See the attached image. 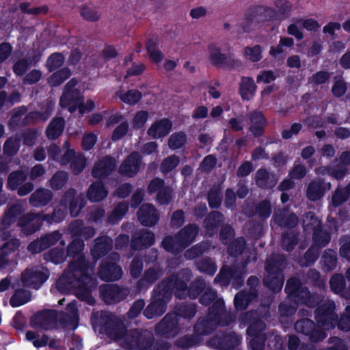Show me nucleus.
<instances>
[{
  "mask_svg": "<svg viewBox=\"0 0 350 350\" xmlns=\"http://www.w3.org/2000/svg\"><path fill=\"white\" fill-rule=\"evenodd\" d=\"M87 195L90 200L98 202L106 197L107 191L103 187L100 183L96 182L90 185Z\"/></svg>",
  "mask_w": 350,
  "mask_h": 350,
  "instance_id": "25",
  "label": "nucleus"
},
{
  "mask_svg": "<svg viewBox=\"0 0 350 350\" xmlns=\"http://www.w3.org/2000/svg\"><path fill=\"white\" fill-rule=\"evenodd\" d=\"M334 308V303L329 300H325L317 309L316 318L319 327L323 330H328L334 327L336 316L333 312Z\"/></svg>",
  "mask_w": 350,
  "mask_h": 350,
  "instance_id": "5",
  "label": "nucleus"
},
{
  "mask_svg": "<svg viewBox=\"0 0 350 350\" xmlns=\"http://www.w3.org/2000/svg\"><path fill=\"white\" fill-rule=\"evenodd\" d=\"M66 215L65 211H62L60 210L55 211L53 215L50 217L48 215H35L33 218H31L30 220L36 223L41 219L44 221H46L48 223L51 222H59Z\"/></svg>",
  "mask_w": 350,
  "mask_h": 350,
  "instance_id": "35",
  "label": "nucleus"
},
{
  "mask_svg": "<svg viewBox=\"0 0 350 350\" xmlns=\"http://www.w3.org/2000/svg\"><path fill=\"white\" fill-rule=\"evenodd\" d=\"M172 126V122L169 120L162 118L151 124L147 131V134L154 139L161 138L170 133Z\"/></svg>",
  "mask_w": 350,
  "mask_h": 350,
  "instance_id": "11",
  "label": "nucleus"
},
{
  "mask_svg": "<svg viewBox=\"0 0 350 350\" xmlns=\"http://www.w3.org/2000/svg\"><path fill=\"white\" fill-rule=\"evenodd\" d=\"M77 85V81L74 79L68 81L66 85L64 92L60 99V105L67 107L70 113L79 109L81 113L89 112L95 107L94 102L88 100L83 103V98L79 96V92L73 88Z\"/></svg>",
  "mask_w": 350,
  "mask_h": 350,
  "instance_id": "2",
  "label": "nucleus"
},
{
  "mask_svg": "<svg viewBox=\"0 0 350 350\" xmlns=\"http://www.w3.org/2000/svg\"><path fill=\"white\" fill-rule=\"evenodd\" d=\"M64 148L66 150L64 154L60 155L59 163L61 165L67 164L75 155V151L70 148V144L68 142H66L64 144Z\"/></svg>",
  "mask_w": 350,
  "mask_h": 350,
  "instance_id": "48",
  "label": "nucleus"
},
{
  "mask_svg": "<svg viewBox=\"0 0 350 350\" xmlns=\"http://www.w3.org/2000/svg\"><path fill=\"white\" fill-rule=\"evenodd\" d=\"M161 293L154 297V300L148 305L144 311V314L148 319L154 316L161 315L165 311L166 301L161 298Z\"/></svg>",
  "mask_w": 350,
  "mask_h": 350,
  "instance_id": "19",
  "label": "nucleus"
},
{
  "mask_svg": "<svg viewBox=\"0 0 350 350\" xmlns=\"http://www.w3.org/2000/svg\"><path fill=\"white\" fill-rule=\"evenodd\" d=\"M128 210V205L126 203H120L115 208L109 217V221L116 223L119 221Z\"/></svg>",
  "mask_w": 350,
  "mask_h": 350,
  "instance_id": "42",
  "label": "nucleus"
},
{
  "mask_svg": "<svg viewBox=\"0 0 350 350\" xmlns=\"http://www.w3.org/2000/svg\"><path fill=\"white\" fill-rule=\"evenodd\" d=\"M81 14L83 18L90 21H96L99 18L98 13L94 10L88 7H83L81 9Z\"/></svg>",
  "mask_w": 350,
  "mask_h": 350,
  "instance_id": "58",
  "label": "nucleus"
},
{
  "mask_svg": "<svg viewBox=\"0 0 350 350\" xmlns=\"http://www.w3.org/2000/svg\"><path fill=\"white\" fill-rule=\"evenodd\" d=\"M26 338L28 340H32L33 344L36 347H41L46 345L48 342V338L42 335L40 338V335L32 331H28L26 333Z\"/></svg>",
  "mask_w": 350,
  "mask_h": 350,
  "instance_id": "39",
  "label": "nucleus"
},
{
  "mask_svg": "<svg viewBox=\"0 0 350 350\" xmlns=\"http://www.w3.org/2000/svg\"><path fill=\"white\" fill-rule=\"evenodd\" d=\"M329 78V74L326 72H318L313 75L309 82L313 85H318L325 83Z\"/></svg>",
  "mask_w": 350,
  "mask_h": 350,
  "instance_id": "59",
  "label": "nucleus"
},
{
  "mask_svg": "<svg viewBox=\"0 0 350 350\" xmlns=\"http://www.w3.org/2000/svg\"><path fill=\"white\" fill-rule=\"evenodd\" d=\"M324 267L327 270H332L336 266V253L334 250H325L321 260Z\"/></svg>",
  "mask_w": 350,
  "mask_h": 350,
  "instance_id": "33",
  "label": "nucleus"
},
{
  "mask_svg": "<svg viewBox=\"0 0 350 350\" xmlns=\"http://www.w3.org/2000/svg\"><path fill=\"white\" fill-rule=\"evenodd\" d=\"M64 62V58L60 53H54L47 60L46 66L49 70H53L60 67Z\"/></svg>",
  "mask_w": 350,
  "mask_h": 350,
  "instance_id": "43",
  "label": "nucleus"
},
{
  "mask_svg": "<svg viewBox=\"0 0 350 350\" xmlns=\"http://www.w3.org/2000/svg\"><path fill=\"white\" fill-rule=\"evenodd\" d=\"M92 272V267H88L84 258L80 256L76 261L70 263L67 272L57 280V289L66 293L75 288L79 298L92 304L93 299L90 296V283L92 281L90 277Z\"/></svg>",
  "mask_w": 350,
  "mask_h": 350,
  "instance_id": "1",
  "label": "nucleus"
},
{
  "mask_svg": "<svg viewBox=\"0 0 350 350\" xmlns=\"http://www.w3.org/2000/svg\"><path fill=\"white\" fill-rule=\"evenodd\" d=\"M250 131L254 136L260 135L263 132L265 120L260 111H254L250 115Z\"/></svg>",
  "mask_w": 350,
  "mask_h": 350,
  "instance_id": "22",
  "label": "nucleus"
},
{
  "mask_svg": "<svg viewBox=\"0 0 350 350\" xmlns=\"http://www.w3.org/2000/svg\"><path fill=\"white\" fill-rule=\"evenodd\" d=\"M349 197L348 194L344 189H338L332 197V204L334 206H338L343 202H345Z\"/></svg>",
  "mask_w": 350,
  "mask_h": 350,
  "instance_id": "50",
  "label": "nucleus"
},
{
  "mask_svg": "<svg viewBox=\"0 0 350 350\" xmlns=\"http://www.w3.org/2000/svg\"><path fill=\"white\" fill-rule=\"evenodd\" d=\"M284 267V262L275 260L268 261L266 267L267 275L265 278V284L274 291L282 289L284 283L283 276L281 273Z\"/></svg>",
  "mask_w": 350,
  "mask_h": 350,
  "instance_id": "4",
  "label": "nucleus"
},
{
  "mask_svg": "<svg viewBox=\"0 0 350 350\" xmlns=\"http://www.w3.org/2000/svg\"><path fill=\"white\" fill-rule=\"evenodd\" d=\"M144 302L142 300L136 301L131 308L128 315L130 318L137 317L144 307Z\"/></svg>",
  "mask_w": 350,
  "mask_h": 350,
  "instance_id": "63",
  "label": "nucleus"
},
{
  "mask_svg": "<svg viewBox=\"0 0 350 350\" xmlns=\"http://www.w3.org/2000/svg\"><path fill=\"white\" fill-rule=\"evenodd\" d=\"M256 85L250 77H243L239 85V93L243 100H250L255 94Z\"/></svg>",
  "mask_w": 350,
  "mask_h": 350,
  "instance_id": "21",
  "label": "nucleus"
},
{
  "mask_svg": "<svg viewBox=\"0 0 350 350\" xmlns=\"http://www.w3.org/2000/svg\"><path fill=\"white\" fill-rule=\"evenodd\" d=\"M116 95L122 102L131 105L136 104L142 98L141 92L135 90H129L126 92L122 91L117 92Z\"/></svg>",
  "mask_w": 350,
  "mask_h": 350,
  "instance_id": "29",
  "label": "nucleus"
},
{
  "mask_svg": "<svg viewBox=\"0 0 350 350\" xmlns=\"http://www.w3.org/2000/svg\"><path fill=\"white\" fill-rule=\"evenodd\" d=\"M141 163L140 155L138 152L131 153L120 165L119 171L120 174L133 176L138 171Z\"/></svg>",
  "mask_w": 350,
  "mask_h": 350,
  "instance_id": "12",
  "label": "nucleus"
},
{
  "mask_svg": "<svg viewBox=\"0 0 350 350\" xmlns=\"http://www.w3.org/2000/svg\"><path fill=\"white\" fill-rule=\"evenodd\" d=\"M112 247V240L107 237L96 239L95 245L92 249L94 257L99 258L110 250Z\"/></svg>",
  "mask_w": 350,
  "mask_h": 350,
  "instance_id": "23",
  "label": "nucleus"
},
{
  "mask_svg": "<svg viewBox=\"0 0 350 350\" xmlns=\"http://www.w3.org/2000/svg\"><path fill=\"white\" fill-rule=\"evenodd\" d=\"M347 172L346 168L341 167L338 170H332L330 171L329 169H328L326 167H321L316 170V172L318 174H329L332 176H333L336 179H341L344 177Z\"/></svg>",
  "mask_w": 350,
  "mask_h": 350,
  "instance_id": "45",
  "label": "nucleus"
},
{
  "mask_svg": "<svg viewBox=\"0 0 350 350\" xmlns=\"http://www.w3.org/2000/svg\"><path fill=\"white\" fill-rule=\"evenodd\" d=\"M116 166L115 161L109 157L98 162L92 170L95 178H103L107 176Z\"/></svg>",
  "mask_w": 350,
  "mask_h": 350,
  "instance_id": "20",
  "label": "nucleus"
},
{
  "mask_svg": "<svg viewBox=\"0 0 350 350\" xmlns=\"http://www.w3.org/2000/svg\"><path fill=\"white\" fill-rule=\"evenodd\" d=\"M216 297V293L212 289L208 288L200 297V302L204 305H208Z\"/></svg>",
  "mask_w": 350,
  "mask_h": 350,
  "instance_id": "64",
  "label": "nucleus"
},
{
  "mask_svg": "<svg viewBox=\"0 0 350 350\" xmlns=\"http://www.w3.org/2000/svg\"><path fill=\"white\" fill-rule=\"evenodd\" d=\"M152 340V336L148 331H133L126 334L122 345L127 348L148 349L151 345Z\"/></svg>",
  "mask_w": 350,
  "mask_h": 350,
  "instance_id": "8",
  "label": "nucleus"
},
{
  "mask_svg": "<svg viewBox=\"0 0 350 350\" xmlns=\"http://www.w3.org/2000/svg\"><path fill=\"white\" fill-rule=\"evenodd\" d=\"M338 327L344 331L350 330V306L347 307L345 313L341 317Z\"/></svg>",
  "mask_w": 350,
  "mask_h": 350,
  "instance_id": "53",
  "label": "nucleus"
},
{
  "mask_svg": "<svg viewBox=\"0 0 350 350\" xmlns=\"http://www.w3.org/2000/svg\"><path fill=\"white\" fill-rule=\"evenodd\" d=\"M67 180V174L60 172L55 174L51 180V186L55 189H61Z\"/></svg>",
  "mask_w": 350,
  "mask_h": 350,
  "instance_id": "44",
  "label": "nucleus"
},
{
  "mask_svg": "<svg viewBox=\"0 0 350 350\" xmlns=\"http://www.w3.org/2000/svg\"><path fill=\"white\" fill-rule=\"evenodd\" d=\"M208 58L211 63L219 68H233L239 66L241 62L232 55L227 56L221 52V49L215 44H211L208 47Z\"/></svg>",
  "mask_w": 350,
  "mask_h": 350,
  "instance_id": "7",
  "label": "nucleus"
},
{
  "mask_svg": "<svg viewBox=\"0 0 350 350\" xmlns=\"http://www.w3.org/2000/svg\"><path fill=\"white\" fill-rule=\"evenodd\" d=\"M303 225L305 230H312L314 231V243L319 247L325 245L329 241V234L321 231V221L313 213H309L306 215L303 220Z\"/></svg>",
  "mask_w": 350,
  "mask_h": 350,
  "instance_id": "6",
  "label": "nucleus"
},
{
  "mask_svg": "<svg viewBox=\"0 0 350 350\" xmlns=\"http://www.w3.org/2000/svg\"><path fill=\"white\" fill-rule=\"evenodd\" d=\"M97 137L94 133H88L83 137L81 145L83 149L90 150L96 144Z\"/></svg>",
  "mask_w": 350,
  "mask_h": 350,
  "instance_id": "51",
  "label": "nucleus"
},
{
  "mask_svg": "<svg viewBox=\"0 0 350 350\" xmlns=\"http://www.w3.org/2000/svg\"><path fill=\"white\" fill-rule=\"evenodd\" d=\"M129 129V123L124 122L118 126L113 132L111 138L113 140H118L124 136Z\"/></svg>",
  "mask_w": 350,
  "mask_h": 350,
  "instance_id": "49",
  "label": "nucleus"
},
{
  "mask_svg": "<svg viewBox=\"0 0 350 350\" xmlns=\"http://www.w3.org/2000/svg\"><path fill=\"white\" fill-rule=\"evenodd\" d=\"M26 178V176L21 172L12 173L8 178V186L12 189H16Z\"/></svg>",
  "mask_w": 350,
  "mask_h": 350,
  "instance_id": "41",
  "label": "nucleus"
},
{
  "mask_svg": "<svg viewBox=\"0 0 350 350\" xmlns=\"http://www.w3.org/2000/svg\"><path fill=\"white\" fill-rule=\"evenodd\" d=\"M340 256L350 261V237H345L341 241Z\"/></svg>",
  "mask_w": 350,
  "mask_h": 350,
  "instance_id": "54",
  "label": "nucleus"
},
{
  "mask_svg": "<svg viewBox=\"0 0 350 350\" xmlns=\"http://www.w3.org/2000/svg\"><path fill=\"white\" fill-rule=\"evenodd\" d=\"M198 233V228L194 225L184 228L178 234V236L173 238L166 237L163 241V246L165 250L175 253L185 248L194 240Z\"/></svg>",
  "mask_w": 350,
  "mask_h": 350,
  "instance_id": "3",
  "label": "nucleus"
},
{
  "mask_svg": "<svg viewBox=\"0 0 350 350\" xmlns=\"http://www.w3.org/2000/svg\"><path fill=\"white\" fill-rule=\"evenodd\" d=\"M205 288V284L203 282H200V286L193 285L189 291L187 290L185 284L181 283L180 284H177L176 285V295L179 298H184L186 293L188 294L189 297L191 299H195L197 295L201 291V288Z\"/></svg>",
  "mask_w": 350,
  "mask_h": 350,
  "instance_id": "24",
  "label": "nucleus"
},
{
  "mask_svg": "<svg viewBox=\"0 0 350 350\" xmlns=\"http://www.w3.org/2000/svg\"><path fill=\"white\" fill-rule=\"evenodd\" d=\"M64 127V120L63 118H57L53 119L46 131L48 138L54 139L58 137L62 134Z\"/></svg>",
  "mask_w": 350,
  "mask_h": 350,
  "instance_id": "27",
  "label": "nucleus"
},
{
  "mask_svg": "<svg viewBox=\"0 0 350 350\" xmlns=\"http://www.w3.org/2000/svg\"><path fill=\"white\" fill-rule=\"evenodd\" d=\"M186 141L187 137L184 133H174L168 139V144L171 149L175 150L184 146Z\"/></svg>",
  "mask_w": 350,
  "mask_h": 350,
  "instance_id": "34",
  "label": "nucleus"
},
{
  "mask_svg": "<svg viewBox=\"0 0 350 350\" xmlns=\"http://www.w3.org/2000/svg\"><path fill=\"white\" fill-rule=\"evenodd\" d=\"M347 90L345 82L340 79L335 78V82L332 88L333 94L336 96H342Z\"/></svg>",
  "mask_w": 350,
  "mask_h": 350,
  "instance_id": "55",
  "label": "nucleus"
},
{
  "mask_svg": "<svg viewBox=\"0 0 350 350\" xmlns=\"http://www.w3.org/2000/svg\"><path fill=\"white\" fill-rule=\"evenodd\" d=\"M19 245L18 239H11L1 246L0 249V268H5L8 265L16 262V253Z\"/></svg>",
  "mask_w": 350,
  "mask_h": 350,
  "instance_id": "9",
  "label": "nucleus"
},
{
  "mask_svg": "<svg viewBox=\"0 0 350 350\" xmlns=\"http://www.w3.org/2000/svg\"><path fill=\"white\" fill-rule=\"evenodd\" d=\"M51 199V193L46 189H38L31 196V202L34 206H42L47 204Z\"/></svg>",
  "mask_w": 350,
  "mask_h": 350,
  "instance_id": "30",
  "label": "nucleus"
},
{
  "mask_svg": "<svg viewBox=\"0 0 350 350\" xmlns=\"http://www.w3.org/2000/svg\"><path fill=\"white\" fill-rule=\"evenodd\" d=\"M265 328L262 321L253 323L247 329V334L250 337V345L253 350H262L264 347L265 337L261 332Z\"/></svg>",
  "mask_w": 350,
  "mask_h": 350,
  "instance_id": "10",
  "label": "nucleus"
},
{
  "mask_svg": "<svg viewBox=\"0 0 350 350\" xmlns=\"http://www.w3.org/2000/svg\"><path fill=\"white\" fill-rule=\"evenodd\" d=\"M47 247H49V244L43 243L42 239H40L31 243L28 246V250L31 253L36 254Z\"/></svg>",
  "mask_w": 350,
  "mask_h": 350,
  "instance_id": "62",
  "label": "nucleus"
},
{
  "mask_svg": "<svg viewBox=\"0 0 350 350\" xmlns=\"http://www.w3.org/2000/svg\"><path fill=\"white\" fill-rule=\"evenodd\" d=\"M171 198V190L169 188H163L159 191L157 200L161 204H168Z\"/></svg>",
  "mask_w": 350,
  "mask_h": 350,
  "instance_id": "56",
  "label": "nucleus"
},
{
  "mask_svg": "<svg viewBox=\"0 0 350 350\" xmlns=\"http://www.w3.org/2000/svg\"><path fill=\"white\" fill-rule=\"evenodd\" d=\"M154 241V234L149 231L144 232L141 237L135 239L132 242L133 247L138 249L140 247L139 243L142 246H150Z\"/></svg>",
  "mask_w": 350,
  "mask_h": 350,
  "instance_id": "32",
  "label": "nucleus"
},
{
  "mask_svg": "<svg viewBox=\"0 0 350 350\" xmlns=\"http://www.w3.org/2000/svg\"><path fill=\"white\" fill-rule=\"evenodd\" d=\"M318 256V250L316 247L313 246L310 248L306 254H305L306 262H303L302 265L308 266L310 264L314 262Z\"/></svg>",
  "mask_w": 350,
  "mask_h": 350,
  "instance_id": "60",
  "label": "nucleus"
},
{
  "mask_svg": "<svg viewBox=\"0 0 350 350\" xmlns=\"http://www.w3.org/2000/svg\"><path fill=\"white\" fill-rule=\"evenodd\" d=\"M85 165V159L81 156H77L71 163V169L75 174L80 173Z\"/></svg>",
  "mask_w": 350,
  "mask_h": 350,
  "instance_id": "52",
  "label": "nucleus"
},
{
  "mask_svg": "<svg viewBox=\"0 0 350 350\" xmlns=\"http://www.w3.org/2000/svg\"><path fill=\"white\" fill-rule=\"evenodd\" d=\"M256 181L258 186L264 188L273 187L277 182L276 178L264 169L259 170L256 174Z\"/></svg>",
  "mask_w": 350,
  "mask_h": 350,
  "instance_id": "26",
  "label": "nucleus"
},
{
  "mask_svg": "<svg viewBox=\"0 0 350 350\" xmlns=\"http://www.w3.org/2000/svg\"><path fill=\"white\" fill-rule=\"evenodd\" d=\"M158 42L156 39H149L146 43V50L150 59L155 64L160 63L163 55L158 49Z\"/></svg>",
  "mask_w": 350,
  "mask_h": 350,
  "instance_id": "28",
  "label": "nucleus"
},
{
  "mask_svg": "<svg viewBox=\"0 0 350 350\" xmlns=\"http://www.w3.org/2000/svg\"><path fill=\"white\" fill-rule=\"evenodd\" d=\"M48 258L54 263L58 264L64 261L66 258L64 252L61 250H53L48 254Z\"/></svg>",
  "mask_w": 350,
  "mask_h": 350,
  "instance_id": "61",
  "label": "nucleus"
},
{
  "mask_svg": "<svg viewBox=\"0 0 350 350\" xmlns=\"http://www.w3.org/2000/svg\"><path fill=\"white\" fill-rule=\"evenodd\" d=\"M149 113L147 111H139L135 113L132 119V126L134 129H142L149 118Z\"/></svg>",
  "mask_w": 350,
  "mask_h": 350,
  "instance_id": "31",
  "label": "nucleus"
},
{
  "mask_svg": "<svg viewBox=\"0 0 350 350\" xmlns=\"http://www.w3.org/2000/svg\"><path fill=\"white\" fill-rule=\"evenodd\" d=\"M47 275L38 269L27 270L22 275V281L25 286L38 288L46 280Z\"/></svg>",
  "mask_w": 350,
  "mask_h": 350,
  "instance_id": "15",
  "label": "nucleus"
},
{
  "mask_svg": "<svg viewBox=\"0 0 350 350\" xmlns=\"http://www.w3.org/2000/svg\"><path fill=\"white\" fill-rule=\"evenodd\" d=\"M313 322L309 319H303L296 322L295 328L298 332L310 335V338L314 341L323 339L325 335L323 332L313 329Z\"/></svg>",
  "mask_w": 350,
  "mask_h": 350,
  "instance_id": "14",
  "label": "nucleus"
},
{
  "mask_svg": "<svg viewBox=\"0 0 350 350\" xmlns=\"http://www.w3.org/2000/svg\"><path fill=\"white\" fill-rule=\"evenodd\" d=\"M261 48L259 45L254 46H247L244 49L245 56L250 61L256 62H258L262 58Z\"/></svg>",
  "mask_w": 350,
  "mask_h": 350,
  "instance_id": "38",
  "label": "nucleus"
},
{
  "mask_svg": "<svg viewBox=\"0 0 350 350\" xmlns=\"http://www.w3.org/2000/svg\"><path fill=\"white\" fill-rule=\"evenodd\" d=\"M29 300V293L25 291H17L10 299V304L17 307L27 303Z\"/></svg>",
  "mask_w": 350,
  "mask_h": 350,
  "instance_id": "37",
  "label": "nucleus"
},
{
  "mask_svg": "<svg viewBox=\"0 0 350 350\" xmlns=\"http://www.w3.org/2000/svg\"><path fill=\"white\" fill-rule=\"evenodd\" d=\"M178 157L172 155L163 160L161 169L163 172L167 173L174 169L179 163Z\"/></svg>",
  "mask_w": 350,
  "mask_h": 350,
  "instance_id": "40",
  "label": "nucleus"
},
{
  "mask_svg": "<svg viewBox=\"0 0 350 350\" xmlns=\"http://www.w3.org/2000/svg\"><path fill=\"white\" fill-rule=\"evenodd\" d=\"M57 312L55 310L43 311L36 314L31 323L44 329H50L56 324Z\"/></svg>",
  "mask_w": 350,
  "mask_h": 350,
  "instance_id": "13",
  "label": "nucleus"
},
{
  "mask_svg": "<svg viewBox=\"0 0 350 350\" xmlns=\"http://www.w3.org/2000/svg\"><path fill=\"white\" fill-rule=\"evenodd\" d=\"M250 295L244 293H239L237 294L234 300L236 308L239 310H243L246 308L250 300Z\"/></svg>",
  "mask_w": 350,
  "mask_h": 350,
  "instance_id": "47",
  "label": "nucleus"
},
{
  "mask_svg": "<svg viewBox=\"0 0 350 350\" xmlns=\"http://www.w3.org/2000/svg\"><path fill=\"white\" fill-rule=\"evenodd\" d=\"M70 75V71L68 68H63L54 73L49 79V83L53 86L58 85Z\"/></svg>",
  "mask_w": 350,
  "mask_h": 350,
  "instance_id": "36",
  "label": "nucleus"
},
{
  "mask_svg": "<svg viewBox=\"0 0 350 350\" xmlns=\"http://www.w3.org/2000/svg\"><path fill=\"white\" fill-rule=\"evenodd\" d=\"M331 189L329 183H323L320 180L312 181L307 190L308 198L311 200H317L321 198L325 191Z\"/></svg>",
  "mask_w": 350,
  "mask_h": 350,
  "instance_id": "18",
  "label": "nucleus"
},
{
  "mask_svg": "<svg viewBox=\"0 0 350 350\" xmlns=\"http://www.w3.org/2000/svg\"><path fill=\"white\" fill-rule=\"evenodd\" d=\"M18 145L16 139H10L5 143L4 150L8 154H13L18 150Z\"/></svg>",
  "mask_w": 350,
  "mask_h": 350,
  "instance_id": "57",
  "label": "nucleus"
},
{
  "mask_svg": "<svg viewBox=\"0 0 350 350\" xmlns=\"http://www.w3.org/2000/svg\"><path fill=\"white\" fill-rule=\"evenodd\" d=\"M137 216L140 222L144 226L154 225L159 219L155 208L148 204L141 206L137 213Z\"/></svg>",
  "mask_w": 350,
  "mask_h": 350,
  "instance_id": "17",
  "label": "nucleus"
},
{
  "mask_svg": "<svg viewBox=\"0 0 350 350\" xmlns=\"http://www.w3.org/2000/svg\"><path fill=\"white\" fill-rule=\"evenodd\" d=\"M332 290L336 293H340L345 287V280L341 275H334L330 280Z\"/></svg>",
  "mask_w": 350,
  "mask_h": 350,
  "instance_id": "46",
  "label": "nucleus"
},
{
  "mask_svg": "<svg viewBox=\"0 0 350 350\" xmlns=\"http://www.w3.org/2000/svg\"><path fill=\"white\" fill-rule=\"evenodd\" d=\"M100 275L104 280H117L122 276V269L114 262H104L100 266Z\"/></svg>",
  "mask_w": 350,
  "mask_h": 350,
  "instance_id": "16",
  "label": "nucleus"
}]
</instances>
